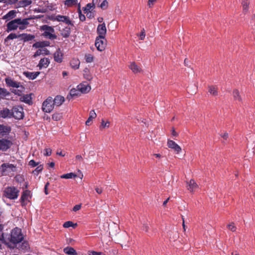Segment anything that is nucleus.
I'll return each instance as SVG.
<instances>
[{
	"mask_svg": "<svg viewBox=\"0 0 255 255\" xmlns=\"http://www.w3.org/2000/svg\"><path fill=\"white\" fill-rule=\"evenodd\" d=\"M24 237L21 233V230L17 227L11 230L10 235L7 234V242H9L13 244H17L21 242Z\"/></svg>",
	"mask_w": 255,
	"mask_h": 255,
	"instance_id": "obj_1",
	"label": "nucleus"
},
{
	"mask_svg": "<svg viewBox=\"0 0 255 255\" xmlns=\"http://www.w3.org/2000/svg\"><path fill=\"white\" fill-rule=\"evenodd\" d=\"M40 30L43 31L42 36L50 40L57 38V35L55 34V30L53 27L48 25H43L40 26Z\"/></svg>",
	"mask_w": 255,
	"mask_h": 255,
	"instance_id": "obj_2",
	"label": "nucleus"
},
{
	"mask_svg": "<svg viewBox=\"0 0 255 255\" xmlns=\"http://www.w3.org/2000/svg\"><path fill=\"white\" fill-rule=\"evenodd\" d=\"M19 191L14 186H8L5 188L3 195L10 200H15L17 198Z\"/></svg>",
	"mask_w": 255,
	"mask_h": 255,
	"instance_id": "obj_3",
	"label": "nucleus"
},
{
	"mask_svg": "<svg viewBox=\"0 0 255 255\" xmlns=\"http://www.w3.org/2000/svg\"><path fill=\"white\" fill-rule=\"evenodd\" d=\"M12 118L16 120L23 119L24 116L23 108L20 106H15L11 109Z\"/></svg>",
	"mask_w": 255,
	"mask_h": 255,
	"instance_id": "obj_4",
	"label": "nucleus"
},
{
	"mask_svg": "<svg viewBox=\"0 0 255 255\" xmlns=\"http://www.w3.org/2000/svg\"><path fill=\"white\" fill-rule=\"evenodd\" d=\"M16 167L13 164L4 163L0 166V172L2 175H6L10 172H15Z\"/></svg>",
	"mask_w": 255,
	"mask_h": 255,
	"instance_id": "obj_5",
	"label": "nucleus"
},
{
	"mask_svg": "<svg viewBox=\"0 0 255 255\" xmlns=\"http://www.w3.org/2000/svg\"><path fill=\"white\" fill-rule=\"evenodd\" d=\"M54 106L53 98L49 97L43 103L42 110L46 113H50L53 110Z\"/></svg>",
	"mask_w": 255,
	"mask_h": 255,
	"instance_id": "obj_6",
	"label": "nucleus"
},
{
	"mask_svg": "<svg viewBox=\"0 0 255 255\" xmlns=\"http://www.w3.org/2000/svg\"><path fill=\"white\" fill-rule=\"evenodd\" d=\"M95 45L98 50L100 51L104 50L107 45V40L105 37H97Z\"/></svg>",
	"mask_w": 255,
	"mask_h": 255,
	"instance_id": "obj_7",
	"label": "nucleus"
},
{
	"mask_svg": "<svg viewBox=\"0 0 255 255\" xmlns=\"http://www.w3.org/2000/svg\"><path fill=\"white\" fill-rule=\"evenodd\" d=\"M52 20L53 21L63 22L68 25H70L73 26V23L67 16L57 15L52 18Z\"/></svg>",
	"mask_w": 255,
	"mask_h": 255,
	"instance_id": "obj_8",
	"label": "nucleus"
},
{
	"mask_svg": "<svg viewBox=\"0 0 255 255\" xmlns=\"http://www.w3.org/2000/svg\"><path fill=\"white\" fill-rule=\"evenodd\" d=\"M12 145V141L9 139L5 138L0 139V150L5 151L9 149Z\"/></svg>",
	"mask_w": 255,
	"mask_h": 255,
	"instance_id": "obj_9",
	"label": "nucleus"
},
{
	"mask_svg": "<svg viewBox=\"0 0 255 255\" xmlns=\"http://www.w3.org/2000/svg\"><path fill=\"white\" fill-rule=\"evenodd\" d=\"M5 82L7 86L13 88H20L21 89H24L23 86L20 85V83L14 81L10 77H7L5 79Z\"/></svg>",
	"mask_w": 255,
	"mask_h": 255,
	"instance_id": "obj_10",
	"label": "nucleus"
},
{
	"mask_svg": "<svg viewBox=\"0 0 255 255\" xmlns=\"http://www.w3.org/2000/svg\"><path fill=\"white\" fill-rule=\"evenodd\" d=\"M63 57L64 54L59 48H58L53 53L54 60L57 63H62L63 62Z\"/></svg>",
	"mask_w": 255,
	"mask_h": 255,
	"instance_id": "obj_11",
	"label": "nucleus"
},
{
	"mask_svg": "<svg viewBox=\"0 0 255 255\" xmlns=\"http://www.w3.org/2000/svg\"><path fill=\"white\" fill-rule=\"evenodd\" d=\"M18 25L19 24L18 20H17V18L12 20L6 24V31L9 32L12 30H16L18 27Z\"/></svg>",
	"mask_w": 255,
	"mask_h": 255,
	"instance_id": "obj_12",
	"label": "nucleus"
},
{
	"mask_svg": "<svg viewBox=\"0 0 255 255\" xmlns=\"http://www.w3.org/2000/svg\"><path fill=\"white\" fill-rule=\"evenodd\" d=\"M97 32L99 35L98 37H105L107 33V28L105 23L98 25L97 29Z\"/></svg>",
	"mask_w": 255,
	"mask_h": 255,
	"instance_id": "obj_13",
	"label": "nucleus"
},
{
	"mask_svg": "<svg viewBox=\"0 0 255 255\" xmlns=\"http://www.w3.org/2000/svg\"><path fill=\"white\" fill-rule=\"evenodd\" d=\"M77 88L80 91L81 94L87 93L91 90V87L86 83H81L77 86Z\"/></svg>",
	"mask_w": 255,
	"mask_h": 255,
	"instance_id": "obj_14",
	"label": "nucleus"
},
{
	"mask_svg": "<svg viewBox=\"0 0 255 255\" xmlns=\"http://www.w3.org/2000/svg\"><path fill=\"white\" fill-rule=\"evenodd\" d=\"M11 110H9L8 108H4L0 112V116L2 118H11L12 114Z\"/></svg>",
	"mask_w": 255,
	"mask_h": 255,
	"instance_id": "obj_15",
	"label": "nucleus"
},
{
	"mask_svg": "<svg viewBox=\"0 0 255 255\" xmlns=\"http://www.w3.org/2000/svg\"><path fill=\"white\" fill-rule=\"evenodd\" d=\"M167 145L168 147L173 149L177 153L181 151V148L173 140H169L167 142Z\"/></svg>",
	"mask_w": 255,
	"mask_h": 255,
	"instance_id": "obj_16",
	"label": "nucleus"
},
{
	"mask_svg": "<svg viewBox=\"0 0 255 255\" xmlns=\"http://www.w3.org/2000/svg\"><path fill=\"white\" fill-rule=\"evenodd\" d=\"M20 40H23L24 42H27L33 40L35 38L34 35L27 34V33H22L19 34V36Z\"/></svg>",
	"mask_w": 255,
	"mask_h": 255,
	"instance_id": "obj_17",
	"label": "nucleus"
},
{
	"mask_svg": "<svg viewBox=\"0 0 255 255\" xmlns=\"http://www.w3.org/2000/svg\"><path fill=\"white\" fill-rule=\"evenodd\" d=\"M49 64V59L45 57L40 59L37 66L39 67V69H41L43 68H47Z\"/></svg>",
	"mask_w": 255,
	"mask_h": 255,
	"instance_id": "obj_18",
	"label": "nucleus"
},
{
	"mask_svg": "<svg viewBox=\"0 0 255 255\" xmlns=\"http://www.w3.org/2000/svg\"><path fill=\"white\" fill-rule=\"evenodd\" d=\"M50 54V51L46 48H41L39 49L38 50H37L34 55H33V57L34 58H36V57L40 56L41 55H47Z\"/></svg>",
	"mask_w": 255,
	"mask_h": 255,
	"instance_id": "obj_19",
	"label": "nucleus"
},
{
	"mask_svg": "<svg viewBox=\"0 0 255 255\" xmlns=\"http://www.w3.org/2000/svg\"><path fill=\"white\" fill-rule=\"evenodd\" d=\"M30 191L29 190L24 191L21 196L20 201L21 205L23 206L24 205V202L28 200V198L30 197Z\"/></svg>",
	"mask_w": 255,
	"mask_h": 255,
	"instance_id": "obj_20",
	"label": "nucleus"
},
{
	"mask_svg": "<svg viewBox=\"0 0 255 255\" xmlns=\"http://www.w3.org/2000/svg\"><path fill=\"white\" fill-rule=\"evenodd\" d=\"M61 35L64 38H68L71 33V28L68 26H66L64 28L60 29Z\"/></svg>",
	"mask_w": 255,
	"mask_h": 255,
	"instance_id": "obj_21",
	"label": "nucleus"
},
{
	"mask_svg": "<svg viewBox=\"0 0 255 255\" xmlns=\"http://www.w3.org/2000/svg\"><path fill=\"white\" fill-rule=\"evenodd\" d=\"M11 131L10 127L0 125V134L2 136L8 134Z\"/></svg>",
	"mask_w": 255,
	"mask_h": 255,
	"instance_id": "obj_22",
	"label": "nucleus"
},
{
	"mask_svg": "<svg viewBox=\"0 0 255 255\" xmlns=\"http://www.w3.org/2000/svg\"><path fill=\"white\" fill-rule=\"evenodd\" d=\"M65 99L64 97L61 96H56L54 99H53V103L54 104V105L56 106H60L64 102Z\"/></svg>",
	"mask_w": 255,
	"mask_h": 255,
	"instance_id": "obj_23",
	"label": "nucleus"
},
{
	"mask_svg": "<svg viewBox=\"0 0 255 255\" xmlns=\"http://www.w3.org/2000/svg\"><path fill=\"white\" fill-rule=\"evenodd\" d=\"M21 102L30 105L32 104V98L31 95H24L21 96L19 99Z\"/></svg>",
	"mask_w": 255,
	"mask_h": 255,
	"instance_id": "obj_24",
	"label": "nucleus"
},
{
	"mask_svg": "<svg viewBox=\"0 0 255 255\" xmlns=\"http://www.w3.org/2000/svg\"><path fill=\"white\" fill-rule=\"evenodd\" d=\"M187 184L188 186V189L191 192L194 191L198 188L197 184L193 179H191L189 182H187Z\"/></svg>",
	"mask_w": 255,
	"mask_h": 255,
	"instance_id": "obj_25",
	"label": "nucleus"
},
{
	"mask_svg": "<svg viewBox=\"0 0 255 255\" xmlns=\"http://www.w3.org/2000/svg\"><path fill=\"white\" fill-rule=\"evenodd\" d=\"M40 72H25L24 73V75L31 80H34L40 74Z\"/></svg>",
	"mask_w": 255,
	"mask_h": 255,
	"instance_id": "obj_26",
	"label": "nucleus"
},
{
	"mask_svg": "<svg viewBox=\"0 0 255 255\" xmlns=\"http://www.w3.org/2000/svg\"><path fill=\"white\" fill-rule=\"evenodd\" d=\"M80 95H81V93H80V91L79 90V89L78 88L77 89H75V88H73V89H72L70 90V95L69 96V95L67 96V98L69 100H70V97H75V96H80Z\"/></svg>",
	"mask_w": 255,
	"mask_h": 255,
	"instance_id": "obj_27",
	"label": "nucleus"
},
{
	"mask_svg": "<svg viewBox=\"0 0 255 255\" xmlns=\"http://www.w3.org/2000/svg\"><path fill=\"white\" fill-rule=\"evenodd\" d=\"M129 67L134 73H139L141 71V69L135 62H132Z\"/></svg>",
	"mask_w": 255,
	"mask_h": 255,
	"instance_id": "obj_28",
	"label": "nucleus"
},
{
	"mask_svg": "<svg viewBox=\"0 0 255 255\" xmlns=\"http://www.w3.org/2000/svg\"><path fill=\"white\" fill-rule=\"evenodd\" d=\"M97 115L95 112L94 110H92L90 112V115L88 120L86 122V125L87 126H90L91 124V122L93 119L96 118Z\"/></svg>",
	"mask_w": 255,
	"mask_h": 255,
	"instance_id": "obj_29",
	"label": "nucleus"
},
{
	"mask_svg": "<svg viewBox=\"0 0 255 255\" xmlns=\"http://www.w3.org/2000/svg\"><path fill=\"white\" fill-rule=\"evenodd\" d=\"M64 252L68 255H77L76 250L72 247H66L64 249Z\"/></svg>",
	"mask_w": 255,
	"mask_h": 255,
	"instance_id": "obj_30",
	"label": "nucleus"
},
{
	"mask_svg": "<svg viewBox=\"0 0 255 255\" xmlns=\"http://www.w3.org/2000/svg\"><path fill=\"white\" fill-rule=\"evenodd\" d=\"M83 72L84 77L86 80L91 81L93 79L92 75L91 74L88 68H85L83 70Z\"/></svg>",
	"mask_w": 255,
	"mask_h": 255,
	"instance_id": "obj_31",
	"label": "nucleus"
},
{
	"mask_svg": "<svg viewBox=\"0 0 255 255\" xmlns=\"http://www.w3.org/2000/svg\"><path fill=\"white\" fill-rule=\"evenodd\" d=\"M80 63V61L76 59H73L70 62L71 67L74 69H79Z\"/></svg>",
	"mask_w": 255,
	"mask_h": 255,
	"instance_id": "obj_32",
	"label": "nucleus"
},
{
	"mask_svg": "<svg viewBox=\"0 0 255 255\" xmlns=\"http://www.w3.org/2000/svg\"><path fill=\"white\" fill-rule=\"evenodd\" d=\"M10 93L5 88L0 87V97L4 98L10 95Z\"/></svg>",
	"mask_w": 255,
	"mask_h": 255,
	"instance_id": "obj_33",
	"label": "nucleus"
},
{
	"mask_svg": "<svg viewBox=\"0 0 255 255\" xmlns=\"http://www.w3.org/2000/svg\"><path fill=\"white\" fill-rule=\"evenodd\" d=\"M78 2V0H66L64 1V4L68 7H71L73 5H76Z\"/></svg>",
	"mask_w": 255,
	"mask_h": 255,
	"instance_id": "obj_34",
	"label": "nucleus"
},
{
	"mask_svg": "<svg viewBox=\"0 0 255 255\" xmlns=\"http://www.w3.org/2000/svg\"><path fill=\"white\" fill-rule=\"evenodd\" d=\"M209 92L212 95L216 96L218 95L217 88L215 86H209Z\"/></svg>",
	"mask_w": 255,
	"mask_h": 255,
	"instance_id": "obj_35",
	"label": "nucleus"
},
{
	"mask_svg": "<svg viewBox=\"0 0 255 255\" xmlns=\"http://www.w3.org/2000/svg\"><path fill=\"white\" fill-rule=\"evenodd\" d=\"M233 96L235 100H238L239 102L242 101V98L240 95L239 92L238 90H234L233 92Z\"/></svg>",
	"mask_w": 255,
	"mask_h": 255,
	"instance_id": "obj_36",
	"label": "nucleus"
},
{
	"mask_svg": "<svg viewBox=\"0 0 255 255\" xmlns=\"http://www.w3.org/2000/svg\"><path fill=\"white\" fill-rule=\"evenodd\" d=\"M15 14L16 11L15 10H10L6 14L3 16V19L12 18L15 17Z\"/></svg>",
	"mask_w": 255,
	"mask_h": 255,
	"instance_id": "obj_37",
	"label": "nucleus"
},
{
	"mask_svg": "<svg viewBox=\"0 0 255 255\" xmlns=\"http://www.w3.org/2000/svg\"><path fill=\"white\" fill-rule=\"evenodd\" d=\"M77 226V224H74L71 221H67L65 222L63 225V227L65 228H68L70 227H72L73 228H75Z\"/></svg>",
	"mask_w": 255,
	"mask_h": 255,
	"instance_id": "obj_38",
	"label": "nucleus"
},
{
	"mask_svg": "<svg viewBox=\"0 0 255 255\" xmlns=\"http://www.w3.org/2000/svg\"><path fill=\"white\" fill-rule=\"evenodd\" d=\"M95 6L92 3H88L86 5V6L84 8L83 11L85 13L87 14V15L89 14V12H90V9L92 8H94Z\"/></svg>",
	"mask_w": 255,
	"mask_h": 255,
	"instance_id": "obj_39",
	"label": "nucleus"
},
{
	"mask_svg": "<svg viewBox=\"0 0 255 255\" xmlns=\"http://www.w3.org/2000/svg\"><path fill=\"white\" fill-rule=\"evenodd\" d=\"M32 1L31 0H22L19 1V6L21 7H25L31 3Z\"/></svg>",
	"mask_w": 255,
	"mask_h": 255,
	"instance_id": "obj_40",
	"label": "nucleus"
},
{
	"mask_svg": "<svg viewBox=\"0 0 255 255\" xmlns=\"http://www.w3.org/2000/svg\"><path fill=\"white\" fill-rule=\"evenodd\" d=\"M243 12L246 13L248 10L249 2L247 0H244L242 2Z\"/></svg>",
	"mask_w": 255,
	"mask_h": 255,
	"instance_id": "obj_41",
	"label": "nucleus"
},
{
	"mask_svg": "<svg viewBox=\"0 0 255 255\" xmlns=\"http://www.w3.org/2000/svg\"><path fill=\"white\" fill-rule=\"evenodd\" d=\"M76 175L73 173H69L63 174L61 176V178L70 179L76 177Z\"/></svg>",
	"mask_w": 255,
	"mask_h": 255,
	"instance_id": "obj_42",
	"label": "nucleus"
},
{
	"mask_svg": "<svg viewBox=\"0 0 255 255\" xmlns=\"http://www.w3.org/2000/svg\"><path fill=\"white\" fill-rule=\"evenodd\" d=\"M30 18H24L21 19V18H17V20H18L19 25H25L27 26L28 24V20Z\"/></svg>",
	"mask_w": 255,
	"mask_h": 255,
	"instance_id": "obj_43",
	"label": "nucleus"
},
{
	"mask_svg": "<svg viewBox=\"0 0 255 255\" xmlns=\"http://www.w3.org/2000/svg\"><path fill=\"white\" fill-rule=\"evenodd\" d=\"M18 36L19 34L16 35L15 33H11L6 37V38L5 39V41H6L8 40L14 39L15 38H19V37Z\"/></svg>",
	"mask_w": 255,
	"mask_h": 255,
	"instance_id": "obj_44",
	"label": "nucleus"
},
{
	"mask_svg": "<svg viewBox=\"0 0 255 255\" xmlns=\"http://www.w3.org/2000/svg\"><path fill=\"white\" fill-rule=\"evenodd\" d=\"M43 169V166L42 165H38L36 169L32 171V173L34 175H38V174L41 172Z\"/></svg>",
	"mask_w": 255,
	"mask_h": 255,
	"instance_id": "obj_45",
	"label": "nucleus"
},
{
	"mask_svg": "<svg viewBox=\"0 0 255 255\" xmlns=\"http://www.w3.org/2000/svg\"><path fill=\"white\" fill-rule=\"evenodd\" d=\"M29 248V245L27 242L24 241L21 245L19 249L21 250H27Z\"/></svg>",
	"mask_w": 255,
	"mask_h": 255,
	"instance_id": "obj_46",
	"label": "nucleus"
},
{
	"mask_svg": "<svg viewBox=\"0 0 255 255\" xmlns=\"http://www.w3.org/2000/svg\"><path fill=\"white\" fill-rule=\"evenodd\" d=\"M33 47L36 48H44L43 45V42L42 41H38L36 42L35 43H34L32 45Z\"/></svg>",
	"mask_w": 255,
	"mask_h": 255,
	"instance_id": "obj_47",
	"label": "nucleus"
},
{
	"mask_svg": "<svg viewBox=\"0 0 255 255\" xmlns=\"http://www.w3.org/2000/svg\"><path fill=\"white\" fill-rule=\"evenodd\" d=\"M23 89H13L11 91V92L15 95H17L18 96H21L23 92Z\"/></svg>",
	"mask_w": 255,
	"mask_h": 255,
	"instance_id": "obj_48",
	"label": "nucleus"
},
{
	"mask_svg": "<svg viewBox=\"0 0 255 255\" xmlns=\"http://www.w3.org/2000/svg\"><path fill=\"white\" fill-rule=\"evenodd\" d=\"M62 117V116L60 114L55 113L52 115V118L53 120L57 121H59Z\"/></svg>",
	"mask_w": 255,
	"mask_h": 255,
	"instance_id": "obj_49",
	"label": "nucleus"
},
{
	"mask_svg": "<svg viewBox=\"0 0 255 255\" xmlns=\"http://www.w3.org/2000/svg\"><path fill=\"white\" fill-rule=\"evenodd\" d=\"M3 226L0 224V238H7V234L3 233L2 232Z\"/></svg>",
	"mask_w": 255,
	"mask_h": 255,
	"instance_id": "obj_50",
	"label": "nucleus"
},
{
	"mask_svg": "<svg viewBox=\"0 0 255 255\" xmlns=\"http://www.w3.org/2000/svg\"><path fill=\"white\" fill-rule=\"evenodd\" d=\"M108 2L107 0H104L102 1V2L99 5L101 8L103 9H105L108 7Z\"/></svg>",
	"mask_w": 255,
	"mask_h": 255,
	"instance_id": "obj_51",
	"label": "nucleus"
},
{
	"mask_svg": "<svg viewBox=\"0 0 255 255\" xmlns=\"http://www.w3.org/2000/svg\"><path fill=\"white\" fill-rule=\"evenodd\" d=\"M93 56L91 54L85 55V60L87 63H91L93 61Z\"/></svg>",
	"mask_w": 255,
	"mask_h": 255,
	"instance_id": "obj_52",
	"label": "nucleus"
},
{
	"mask_svg": "<svg viewBox=\"0 0 255 255\" xmlns=\"http://www.w3.org/2000/svg\"><path fill=\"white\" fill-rule=\"evenodd\" d=\"M88 255H105L101 252H97L94 251H89L88 252Z\"/></svg>",
	"mask_w": 255,
	"mask_h": 255,
	"instance_id": "obj_53",
	"label": "nucleus"
},
{
	"mask_svg": "<svg viewBox=\"0 0 255 255\" xmlns=\"http://www.w3.org/2000/svg\"><path fill=\"white\" fill-rule=\"evenodd\" d=\"M78 12H79V16L80 20L81 21H85L86 19V17H85V15H84L82 13V12L80 8H79V9H78Z\"/></svg>",
	"mask_w": 255,
	"mask_h": 255,
	"instance_id": "obj_54",
	"label": "nucleus"
},
{
	"mask_svg": "<svg viewBox=\"0 0 255 255\" xmlns=\"http://www.w3.org/2000/svg\"><path fill=\"white\" fill-rule=\"evenodd\" d=\"M228 228L232 232H235L236 230V227L234 223H232L228 225Z\"/></svg>",
	"mask_w": 255,
	"mask_h": 255,
	"instance_id": "obj_55",
	"label": "nucleus"
},
{
	"mask_svg": "<svg viewBox=\"0 0 255 255\" xmlns=\"http://www.w3.org/2000/svg\"><path fill=\"white\" fill-rule=\"evenodd\" d=\"M145 36V31L144 29L143 28L141 30V32L139 35V39H140L141 40H143L144 39Z\"/></svg>",
	"mask_w": 255,
	"mask_h": 255,
	"instance_id": "obj_56",
	"label": "nucleus"
},
{
	"mask_svg": "<svg viewBox=\"0 0 255 255\" xmlns=\"http://www.w3.org/2000/svg\"><path fill=\"white\" fill-rule=\"evenodd\" d=\"M52 150L50 148H46L44 150V155L45 156H50Z\"/></svg>",
	"mask_w": 255,
	"mask_h": 255,
	"instance_id": "obj_57",
	"label": "nucleus"
},
{
	"mask_svg": "<svg viewBox=\"0 0 255 255\" xmlns=\"http://www.w3.org/2000/svg\"><path fill=\"white\" fill-rule=\"evenodd\" d=\"M29 165H30L32 167H34L38 165V163L36 162L33 159H32L29 161Z\"/></svg>",
	"mask_w": 255,
	"mask_h": 255,
	"instance_id": "obj_58",
	"label": "nucleus"
},
{
	"mask_svg": "<svg viewBox=\"0 0 255 255\" xmlns=\"http://www.w3.org/2000/svg\"><path fill=\"white\" fill-rule=\"evenodd\" d=\"M101 126L103 127L104 128H109L110 126V122H105L104 120H102V122H101Z\"/></svg>",
	"mask_w": 255,
	"mask_h": 255,
	"instance_id": "obj_59",
	"label": "nucleus"
},
{
	"mask_svg": "<svg viewBox=\"0 0 255 255\" xmlns=\"http://www.w3.org/2000/svg\"><path fill=\"white\" fill-rule=\"evenodd\" d=\"M156 1L157 0H148L147 5L149 7H152Z\"/></svg>",
	"mask_w": 255,
	"mask_h": 255,
	"instance_id": "obj_60",
	"label": "nucleus"
},
{
	"mask_svg": "<svg viewBox=\"0 0 255 255\" xmlns=\"http://www.w3.org/2000/svg\"><path fill=\"white\" fill-rule=\"evenodd\" d=\"M81 205H76L73 207V211L74 212H76V211L79 210L81 209Z\"/></svg>",
	"mask_w": 255,
	"mask_h": 255,
	"instance_id": "obj_61",
	"label": "nucleus"
},
{
	"mask_svg": "<svg viewBox=\"0 0 255 255\" xmlns=\"http://www.w3.org/2000/svg\"><path fill=\"white\" fill-rule=\"evenodd\" d=\"M49 185V182H47L45 184V186H44V192H45L46 195L48 194V187Z\"/></svg>",
	"mask_w": 255,
	"mask_h": 255,
	"instance_id": "obj_62",
	"label": "nucleus"
},
{
	"mask_svg": "<svg viewBox=\"0 0 255 255\" xmlns=\"http://www.w3.org/2000/svg\"><path fill=\"white\" fill-rule=\"evenodd\" d=\"M95 190L96 192L99 194H101L103 192V189L102 188L97 187L95 188Z\"/></svg>",
	"mask_w": 255,
	"mask_h": 255,
	"instance_id": "obj_63",
	"label": "nucleus"
},
{
	"mask_svg": "<svg viewBox=\"0 0 255 255\" xmlns=\"http://www.w3.org/2000/svg\"><path fill=\"white\" fill-rule=\"evenodd\" d=\"M7 243V240L5 238H0V249L1 248L2 244Z\"/></svg>",
	"mask_w": 255,
	"mask_h": 255,
	"instance_id": "obj_64",
	"label": "nucleus"
}]
</instances>
